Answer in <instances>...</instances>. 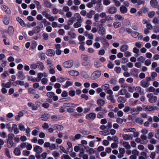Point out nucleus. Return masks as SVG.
<instances>
[{
    "label": "nucleus",
    "instance_id": "c03bdc74",
    "mask_svg": "<svg viewBox=\"0 0 159 159\" xmlns=\"http://www.w3.org/2000/svg\"><path fill=\"white\" fill-rule=\"evenodd\" d=\"M144 109L148 111H152L154 110V108L152 106H147L144 108Z\"/></svg>",
    "mask_w": 159,
    "mask_h": 159
},
{
    "label": "nucleus",
    "instance_id": "5fc2aeb1",
    "mask_svg": "<svg viewBox=\"0 0 159 159\" xmlns=\"http://www.w3.org/2000/svg\"><path fill=\"white\" fill-rule=\"evenodd\" d=\"M14 153L16 156H19L20 154V150L18 148H16L14 150Z\"/></svg>",
    "mask_w": 159,
    "mask_h": 159
},
{
    "label": "nucleus",
    "instance_id": "0e129e2a",
    "mask_svg": "<svg viewBox=\"0 0 159 159\" xmlns=\"http://www.w3.org/2000/svg\"><path fill=\"white\" fill-rule=\"evenodd\" d=\"M154 135V133L152 132H149L148 134V138L149 139L152 138Z\"/></svg>",
    "mask_w": 159,
    "mask_h": 159
},
{
    "label": "nucleus",
    "instance_id": "cd10ccee",
    "mask_svg": "<svg viewBox=\"0 0 159 159\" xmlns=\"http://www.w3.org/2000/svg\"><path fill=\"white\" fill-rule=\"evenodd\" d=\"M120 11L122 13L125 14L127 12V9L125 6L122 5L120 7Z\"/></svg>",
    "mask_w": 159,
    "mask_h": 159
},
{
    "label": "nucleus",
    "instance_id": "6e6552de",
    "mask_svg": "<svg viewBox=\"0 0 159 159\" xmlns=\"http://www.w3.org/2000/svg\"><path fill=\"white\" fill-rule=\"evenodd\" d=\"M96 116L95 113L92 112L86 115V118L87 120L94 119Z\"/></svg>",
    "mask_w": 159,
    "mask_h": 159
},
{
    "label": "nucleus",
    "instance_id": "13d9d810",
    "mask_svg": "<svg viewBox=\"0 0 159 159\" xmlns=\"http://www.w3.org/2000/svg\"><path fill=\"white\" fill-rule=\"evenodd\" d=\"M79 44L81 45L79 47V49L83 51L84 50L85 48L84 46V42H80Z\"/></svg>",
    "mask_w": 159,
    "mask_h": 159
},
{
    "label": "nucleus",
    "instance_id": "393cba45",
    "mask_svg": "<svg viewBox=\"0 0 159 159\" xmlns=\"http://www.w3.org/2000/svg\"><path fill=\"white\" fill-rule=\"evenodd\" d=\"M117 11L116 8L114 7H110L108 10V11L109 13L114 14Z\"/></svg>",
    "mask_w": 159,
    "mask_h": 159
},
{
    "label": "nucleus",
    "instance_id": "2eb2a0df",
    "mask_svg": "<svg viewBox=\"0 0 159 159\" xmlns=\"http://www.w3.org/2000/svg\"><path fill=\"white\" fill-rule=\"evenodd\" d=\"M37 68L39 69L40 70H43L44 69L43 64L41 62H39L37 63Z\"/></svg>",
    "mask_w": 159,
    "mask_h": 159
},
{
    "label": "nucleus",
    "instance_id": "680f3d73",
    "mask_svg": "<svg viewBox=\"0 0 159 159\" xmlns=\"http://www.w3.org/2000/svg\"><path fill=\"white\" fill-rule=\"evenodd\" d=\"M121 70L120 67L119 66L116 67L114 68V70L118 74L120 73L121 72Z\"/></svg>",
    "mask_w": 159,
    "mask_h": 159
},
{
    "label": "nucleus",
    "instance_id": "bb28decb",
    "mask_svg": "<svg viewBox=\"0 0 159 159\" xmlns=\"http://www.w3.org/2000/svg\"><path fill=\"white\" fill-rule=\"evenodd\" d=\"M141 86L144 88L148 87L149 85V83L147 81L142 80L141 82Z\"/></svg>",
    "mask_w": 159,
    "mask_h": 159
},
{
    "label": "nucleus",
    "instance_id": "5701e85b",
    "mask_svg": "<svg viewBox=\"0 0 159 159\" xmlns=\"http://www.w3.org/2000/svg\"><path fill=\"white\" fill-rule=\"evenodd\" d=\"M55 54V51L52 49H49L47 52V55L48 56H53Z\"/></svg>",
    "mask_w": 159,
    "mask_h": 159
},
{
    "label": "nucleus",
    "instance_id": "e2e57ef3",
    "mask_svg": "<svg viewBox=\"0 0 159 159\" xmlns=\"http://www.w3.org/2000/svg\"><path fill=\"white\" fill-rule=\"evenodd\" d=\"M44 4L47 7H50L51 6V3L48 0H45Z\"/></svg>",
    "mask_w": 159,
    "mask_h": 159
},
{
    "label": "nucleus",
    "instance_id": "f257e3e1",
    "mask_svg": "<svg viewBox=\"0 0 159 159\" xmlns=\"http://www.w3.org/2000/svg\"><path fill=\"white\" fill-rule=\"evenodd\" d=\"M14 136V135L13 134H8L7 143V146L8 148H11L16 146V144L13 142Z\"/></svg>",
    "mask_w": 159,
    "mask_h": 159
},
{
    "label": "nucleus",
    "instance_id": "20e7f679",
    "mask_svg": "<svg viewBox=\"0 0 159 159\" xmlns=\"http://www.w3.org/2000/svg\"><path fill=\"white\" fill-rule=\"evenodd\" d=\"M73 65V62L72 60H68L64 62L63 66L65 68H71Z\"/></svg>",
    "mask_w": 159,
    "mask_h": 159
},
{
    "label": "nucleus",
    "instance_id": "72a5a7b5",
    "mask_svg": "<svg viewBox=\"0 0 159 159\" xmlns=\"http://www.w3.org/2000/svg\"><path fill=\"white\" fill-rule=\"evenodd\" d=\"M54 128H56L59 131H61L63 129V127L61 125H54L53 126Z\"/></svg>",
    "mask_w": 159,
    "mask_h": 159
},
{
    "label": "nucleus",
    "instance_id": "338daca9",
    "mask_svg": "<svg viewBox=\"0 0 159 159\" xmlns=\"http://www.w3.org/2000/svg\"><path fill=\"white\" fill-rule=\"evenodd\" d=\"M71 159L70 157L68 155L63 154L61 156V159Z\"/></svg>",
    "mask_w": 159,
    "mask_h": 159
},
{
    "label": "nucleus",
    "instance_id": "bf43d9fd",
    "mask_svg": "<svg viewBox=\"0 0 159 159\" xmlns=\"http://www.w3.org/2000/svg\"><path fill=\"white\" fill-rule=\"evenodd\" d=\"M113 25L115 28H117L120 26L121 24L119 22H116L113 23Z\"/></svg>",
    "mask_w": 159,
    "mask_h": 159
},
{
    "label": "nucleus",
    "instance_id": "9b49d317",
    "mask_svg": "<svg viewBox=\"0 0 159 159\" xmlns=\"http://www.w3.org/2000/svg\"><path fill=\"white\" fill-rule=\"evenodd\" d=\"M68 73L70 75L73 76H77L80 75L79 71L75 70L69 71Z\"/></svg>",
    "mask_w": 159,
    "mask_h": 159
},
{
    "label": "nucleus",
    "instance_id": "a211bd4d",
    "mask_svg": "<svg viewBox=\"0 0 159 159\" xmlns=\"http://www.w3.org/2000/svg\"><path fill=\"white\" fill-rule=\"evenodd\" d=\"M150 3L152 7L155 8L157 6L158 2L157 0H151Z\"/></svg>",
    "mask_w": 159,
    "mask_h": 159
},
{
    "label": "nucleus",
    "instance_id": "a18cd8bd",
    "mask_svg": "<svg viewBox=\"0 0 159 159\" xmlns=\"http://www.w3.org/2000/svg\"><path fill=\"white\" fill-rule=\"evenodd\" d=\"M136 108H133L131 109V112L133 115H136L139 114V112Z\"/></svg>",
    "mask_w": 159,
    "mask_h": 159
},
{
    "label": "nucleus",
    "instance_id": "603ef678",
    "mask_svg": "<svg viewBox=\"0 0 159 159\" xmlns=\"http://www.w3.org/2000/svg\"><path fill=\"white\" fill-rule=\"evenodd\" d=\"M55 95V93L52 92H48L47 93L46 95L48 98H52L54 95Z\"/></svg>",
    "mask_w": 159,
    "mask_h": 159
},
{
    "label": "nucleus",
    "instance_id": "c9c22d12",
    "mask_svg": "<svg viewBox=\"0 0 159 159\" xmlns=\"http://www.w3.org/2000/svg\"><path fill=\"white\" fill-rule=\"evenodd\" d=\"M67 78L66 77H60L57 78V81L60 83H62L66 81Z\"/></svg>",
    "mask_w": 159,
    "mask_h": 159
},
{
    "label": "nucleus",
    "instance_id": "3c124183",
    "mask_svg": "<svg viewBox=\"0 0 159 159\" xmlns=\"http://www.w3.org/2000/svg\"><path fill=\"white\" fill-rule=\"evenodd\" d=\"M99 17L100 16L99 14H95L94 17V19L95 22H98V20H99Z\"/></svg>",
    "mask_w": 159,
    "mask_h": 159
},
{
    "label": "nucleus",
    "instance_id": "f8f14e48",
    "mask_svg": "<svg viewBox=\"0 0 159 159\" xmlns=\"http://www.w3.org/2000/svg\"><path fill=\"white\" fill-rule=\"evenodd\" d=\"M20 147L22 148H26L28 150H30V144L28 143L25 142L22 143Z\"/></svg>",
    "mask_w": 159,
    "mask_h": 159
},
{
    "label": "nucleus",
    "instance_id": "49530a36",
    "mask_svg": "<svg viewBox=\"0 0 159 159\" xmlns=\"http://www.w3.org/2000/svg\"><path fill=\"white\" fill-rule=\"evenodd\" d=\"M50 150H52L56 149V144L55 143H51L49 147Z\"/></svg>",
    "mask_w": 159,
    "mask_h": 159
},
{
    "label": "nucleus",
    "instance_id": "de8ad7c7",
    "mask_svg": "<svg viewBox=\"0 0 159 159\" xmlns=\"http://www.w3.org/2000/svg\"><path fill=\"white\" fill-rule=\"evenodd\" d=\"M68 35L70 36L72 38L74 39L76 37V34L74 32H71V31H69L68 33Z\"/></svg>",
    "mask_w": 159,
    "mask_h": 159
},
{
    "label": "nucleus",
    "instance_id": "a19ab883",
    "mask_svg": "<svg viewBox=\"0 0 159 159\" xmlns=\"http://www.w3.org/2000/svg\"><path fill=\"white\" fill-rule=\"evenodd\" d=\"M135 141L137 143H140L142 144H146V142H143L142 141L141 138H137L135 139Z\"/></svg>",
    "mask_w": 159,
    "mask_h": 159
},
{
    "label": "nucleus",
    "instance_id": "8fccbe9b",
    "mask_svg": "<svg viewBox=\"0 0 159 159\" xmlns=\"http://www.w3.org/2000/svg\"><path fill=\"white\" fill-rule=\"evenodd\" d=\"M99 134L101 135H103L104 136H106L108 134H109V131L107 130H103L102 131H100L99 132Z\"/></svg>",
    "mask_w": 159,
    "mask_h": 159
},
{
    "label": "nucleus",
    "instance_id": "412c9836",
    "mask_svg": "<svg viewBox=\"0 0 159 159\" xmlns=\"http://www.w3.org/2000/svg\"><path fill=\"white\" fill-rule=\"evenodd\" d=\"M123 146L126 149H129L131 148V146L129 145V143L128 142L124 141L122 142Z\"/></svg>",
    "mask_w": 159,
    "mask_h": 159
},
{
    "label": "nucleus",
    "instance_id": "f3484780",
    "mask_svg": "<svg viewBox=\"0 0 159 159\" xmlns=\"http://www.w3.org/2000/svg\"><path fill=\"white\" fill-rule=\"evenodd\" d=\"M24 115V112L22 111L19 112L18 114L16 115L15 117V119L16 120L18 121L20 120V118L22 117Z\"/></svg>",
    "mask_w": 159,
    "mask_h": 159
},
{
    "label": "nucleus",
    "instance_id": "c756f323",
    "mask_svg": "<svg viewBox=\"0 0 159 159\" xmlns=\"http://www.w3.org/2000/svg\"><path fill=\"white\" fill-rule=\"evenodd\" d=\"M105 101L102 99H100L97 101V104L99 106H102L105 104Z\"/></svg>",
    "mask_w": 159,
    "mask_h": 159
},
{
    "label": "nucleus",
    "instance_id": "4be33fe9",
    "mask_svg": "<svg viewBox=\"0 0 159 159\" xmlns=\"http://www.w3.org/2000/svg\"><path fill=\"white\" fill-rule=\"evenodd\" d=\"M129 47L126 44H125L121 46L120 48V50L121 52H124L128 49Z\"/></svg>",
    "mask_w": 159,
    "mask_h": 159
},
{
    "label": "nucleus",
    "instance_id": "39448f33",
    "mask_svg": "<svg viewBox=\"0 0 159 159\" xmlns=\"http://www.w3.org/2000/svg\"><path fill=\"white\" fill-rule=\"evenodd\" d=\"M83 61L82 62V66H87L89 64H87L85 61H87L88 59V57L87 55L85 54H82L81 56Z\"/></svg>",
    "mask_w": 159,
    "mask_h": 159
},
{
    "label": "nucleus",
    "instance_id": "423d86ee",
    "mask_svg": "<svg viewBox=\"0 0 159 159\" xmlns=\"http://www.w3.org/2000/svg\"><path fill=\"white\" fill-rule=\"evenodd\" d=\"M123 139L125 140H130L133 138V135L132 134H124L122 135Z\"/></svg>",
    "mask_w": 159,
    "mask_h": 159
},
{
    "label": "nucleus",
    "instance_id": "864d4df0",
    "mask_svg": "<svg viewBox=\"0 0 159 159\" xmlns=\"http://www.w3.org/2000/svg\"><path fill=\"white\" fill-rule=\"evenodd\" d=\"M42 22L44 24V25L45 26H48L50 24V22L45 19H44L43 20Z\"/></svg>",
    "mask_w": 159,
    "mask_h": 159
},
{
    "label": "nucleus",
    "instance_id": "09e8293b",
    "mask_svg": "<svg viewBox=\"0 0 159 159\" xmlns=\"http://www.w3.org/2000/svg\"><path fill=\"white\" fill-rule=\"evenodd\" d=\"M8 75L9 74L7 71H5L1 74V76L3 79H5Z\"/></svg>",
    "mask_w": 159,
    "mask_h": 159
},
{
    "label": "nucleus",
    "instance_id": "f03ea898",
    "mask_svg": "<svg viewBox=\"0 0 159 159\" xmlns=\"http://www.w3.org/2000/svg\"><path fill=\"white\" fill-rule=\"evenodd\" d=\"M101 74V71L100 70L94 71L91 75V78L93 80H96L99 78Z\"/></svg>",
    "mask_w": 159,
    "mask_h": 159
},
{
    "label": "nucleus",
    "instance_id": "f704fd0d",
    "mask_svg": "<svg viewBox=\"0 0 159 159\" xmlns=\"http://www.w3.org/2000/svg\"><path fill=\"white\" fill-rule=\"evenodd\" d=\"M8 33L10 35H12L14 33V28L12 26L9 27L8 30Z\"/></svg>",
    "mask_w": 159,
    "mask_h": 159
},
{
    "label": "nucleus",
    "instance_id": "b1692460",
    "mask_svg": "<svg viewBox=\"0 0 159 159\" xmlns=\"http://www.w3.org/2000/svg\"><path fill=\"white\" fill-rule=\"evenodd\" d=\"M124 132H133L136 131V129L134 128H124L123 129Z\"/></svg>",
    "mask_w": 159,
    "mask_h": 159
},
{
    "label": "nucleus",
    "instance_id": "4468645a",
    "mask_svg": "<svg viewBox=\"0 0 159 159\" xmlns=\"http://www.w3.org/2000/svg\"><path fill=\"white\" fill-rule=\"evenodd\" d=\"M87 152H88L89 154L91 155L94 154V151L92 148H90L89 147H86L84 148Z\"/></svg>",
    "mask_w": 159,
    "mask_h": 159
},
{
    "label": "nucleus",
    "instance_id": "1a4fd4ad",
    "mask_svg": "<svg viewBox=\"0 0 159 159\" xmlns=\"http://www.w3.org/2000/svg\"><path fill=\"white\" fill-rule=\"evenodd\" d=\"M34 152H36L37 153H41L43 151V148L41 147L36 145L34 148Z\"/></svg>",
    "mask_w": 159,
    "mask_h": 159
},
{
    "label": "nucleus",
    "instance_id": "0eeeda50",
    "mask_svg": "<svg viewBox=\"0 0 159 159\" xmlns=\"http://www.w3.org/2000/svg\"><path fill=\"white\" fill-rule=\"evenodd\" d=\"M1 8L2 10L4 11L7 14H10L11 11L9 8L7 6L5 5H2L1 6Z\"/></svg>",
    "mask_w": 159,
    "mask_h": 159
},
{
    "label": "nucleus",
    "instance_id": "052dcab7",
    "mask_svg": "<svg viewBox=\"0 0 159 159\" xmlns=\"http://www.w3.org/2000/svg\"><path fill=\"white\" fill-rule=\"evenodd\" d=\"M72 82L67 81L64 85V87L65 88H67L68 87L72 85Z\"/></svg>",
    "mask_w": 159,
    "mask_h": 159
},
{
    "label": "nucleus",
    "instance_id": "6e6d98bb",
    "mask_svg": "<svg viewBox=\"0 0 159 159\" xmlns=\"http://www.w3.org/2000/svg\"><path fill=\"white\" fill-rule=\"evenodd\" d=\"M124 53V56L126 57H130L132 55V53L131 52L129 51H126Z\"/></svg>",
    "mask_w": 159,
    "mask_h": 159
},
{
    "label": "nucleus",
    "instance_id": "473e14b6",
    "mask_svg": "<svg viewBox=\"0 0 159 159\" xmlns=\"http://www.w3.org/2000/svg\"><path fill=\"white\" fill-rule=\"evenodd\" d=\"M83 137V136L80 134H76L74 137H72V139L74 140L79 139Z\"/></svg>",
    "mask_w": 159,
    "mask_h": 159
},
{
    "label": "nucleus",
    "instance_id": "774afa93",
    "mask_svg": "<svg viewBox=\"0 0 159 159\" xmlns=\"http://www.w3.org/2000/svg\"><path fill=\"white\" fill-rule=\"evenodd\" d=\"M85 38L84 36L80 35L78 36V40L80 42H84L83 41L85 40Z\"/></svg>",
    "mask_w": 159,
    "mask_h": 159
},
{
    "label": "nucleus",
    "instance_id": "a878e982",
    "mask_svg": "<svg viewBox=\"0 0 159 159\" xmlns=\"http://www.w3.org/2000/svg\"><path fill=\"white\" fill-rule=\"evenodd\" d=\"M52 155L55 159H57L60 156L59 153L56 151H53L52 153Z\"/></svg>",
    "mask_w": 159,
    "mask_h": 159
},
{
    "label": "nucleus",
    "instance_id": "9d476101",
    "mask_svg": "<svg viewBox=\"0 0 159 159\" xmlns=\"http://www.w3.org/2000/svg\"><path fill=\"white\" fill-rule=\"evenodd\" d=\"M17 75L19 79L23 80L25 79V76L22 71H19L17 74Z\"/></svg>",
    "mask_w": 159,
    "mask_h": 159
},
{
    "label": "nucleus",
    "instance_id": "c85d7f7f",
    "mask_svg": "<svg viewBox=\"0 0 159 159\" xmlns=\"http://www.w3.org/2000/svg\"><path fill=\"white\" fill-rule=\"evenodd\" d=\"M140 138L142 142H146L147 143L148 141L147 140V135L144 134H141L140 136Z\"/></svg>",
    "mask_w": 159,
    "mask_h": 159
},
{
    "label": "nucleus",
    "instance_id": "6ab92c4d",
    "mask_svg": "<svg viewBox=\"0 0 159 159\" xmlns=\"http://www.w3.org/2000/svg\"><path fill=\"white\" fill-rule=\"evenodd\" d=\"M105 30L104 27L101 26L99 29L98 33L101 35L103 36L105 34Z\"/></svg>",
    "mask_w": 159,
    "mask_h": 159
},
{
    "label": "nucleus",
    "instance_id": "e433bc0d",
    "mask_svg": "<svg viewBox=\"0 0 159 159\" xmlns=\"http://www.w3.org/2000/svg\"><path fill=\"white\" fill-rule=\"evenodd\" d=\"M16 19L22 26L24 27L26 26L23 20L21 19L19 17H18Z\"/></svg>",
    "mask_w": 159,
    "mask_h": 159
},
{
    "label": "nucleus",
    "instance_id": "58836bf2",
    "mask_svg": "<svg viewBox=\"0 0 159 159\" xmlns=\"http://www.w3.org/2000/svg\"><path fill=\"white\" fill-rule=\"evenodd\" d=\"M107 98L108 100H110L112 103H115L116 102V100L114 99V96L113 95L107 96Z\"/></svg>",
    "mask_w": 159,
    "mask_h": 159
},
{
    "label": "nucleus",
    "instance_id": "2f4dec72",
    "mask_svg": "<svg viewBox=\"0 0 159 159\" xmlns=\"http://www.w3.org/2000/svg\"><path fill=\"white\" fill-rule=\"evenodd\" d=\"M13 128H14V133L17 134L19 133V130L17 127V125L15 124H13Z\"/></svg>",
    "mask_w": 159,
    "mask_h": 159
},
{
    "label": "nucleus",
    "instance_id": "69168bd1",
    "mask_svg": "<svg viewBox=\"0 0 159 159\" xmlns=\"http://www.w3.org/2000/svg\"><path fill=\"white\" fill-rule=\"evenodd\" d=\"M57 17L56 16H50L49 18H48V20L50 21H53L54 20H57Z\"/></svg>",
    "mask_w": 159,
    "mask_h": 159
},
{
    "label": "nucleus",
    "instance_id": "aec40b11",
    "mask_svg": "<svg viewBox=\"0 0 159 159\" xmlns=\"http://www.w3.org/2000/svg\"><path fill=\"white\" fill-rule=\"evenodd\" d=\"M95 13V11H94L91 10L87 14L86 16L88 18L91 19Z\"/></svg>",
    "mask_w": 159,
    "mask_h": 159
},
{
    "label": "nucleus",
    "instance_id": "7c9ffc66",
    "mask_svg": "<svg viewBox=\"0 0 159 159\" xmlns=\"http://www.w3.org/2000/svg\"><path fill=\"white\" fill-rule=\"evenodd\" d=\"M82 20L77 21L73 25L74 27L75 28H78L80 27L81 26V23L82 22Z\"/></svg>",
    "mask_w": 159,
    "mask_h": 159
},
{
    "label": "nucleus",
    "instance_id": "7ed1b4c3",
    "mask_svg": "<svg viewBox=\"0 0 159 159\" xmlns=\"http://www.w3.org/2000/svg\"><path fill=\"white\" fill-rule=\"evenodd\" d=\"M147 97L149 98L148 101L151 103L155 102L157 100V98L156 96L153 95L152 93H150L147 95Z\"/></svg>",
    "mask_w": 159,
    "mask_h": 159
},
{
    "label": "nucleus",
    "instance_id": "79ce46f5",
    "mask_svg": "<svg viewBox=\"0 0 159 159\" xmlns=\"http://www.w3.org/2000/svg\"><path fill=\"white\" fill-rule=\"evenodd\" d=\"M115 17L116 20H124V18L120 15H116Z\"/></svg>",
    "mask_w": 159,
    "mask_h": 159
},
{
    "label": "nucleus",
    "instance_id": "37998d69",
    "mask_svg": "<svg viewBox=\"0 0 159 159\" xmlns=\"http://www.w3.org/2000/svg\"><path fill=\"white\" fill-rule=\"evenodd\" d=\"M74 16L75 17V18L77 19V21L82 20L81 19V17L80 14L78 13H76L74 14Z\"/></svg>",
    "mask_w": 159,
    "mask_h": 159
},
{
    "label": "nucleus",
    "instance_id": "4d7b16f0",
    "mask_svg": "<svg viewBox=\"0 0 159 159\" xmlns=\"http://www.w3.org/2000/svg\"><path fill=\"white\" fill-rule=\"evenodd\" d=\"M145 59V57L143 56H140L137 59V61H139L143 62Z\"/></svg>",
    "mask_w": 159,
    "mask_h": 159
},
{
    "label": "nucleus",
    "instance_id": "ea45409f",
    "mask_svg": "<svg viewBox=\"0 0 159 159\" xmlns=\"http://www.w3.org/2000/svg\"><path fill=\"white\" fill-rule=\"evenodd\" d=\"M101 88L104 90H107L110 88V85L109 84H105L102 85Z\"/></svg>",
    "mask_w": 159,
    "mask_h": 159
},
{
    "label": "nucleus",
    "instance_id": "4c0bfd02",
    "mask_svg": "<svg viewBox=\"0 0 159 159\" xmlns=\"http://www.w3.org/2000/svg\"><path fill=\"white\" fill-rule=\"evenodd\" d=\"M117 101L119 103H124L125 102L126 100L124 98L120 96L118 97Z\"/></svg>",
    "mask_w": 159,
    "mask_h": 159
},
{
    "label": "nucleus",
    "instance_id": "ddd939ff",
    "mask_svg": "<svg viewBox=\"0 0 159 159\" xmlns=\"http://www.w3.org/2000/svg\"><path fill=\"white\" fill-rule=\"evenodd\" d=\"M11 80H9L10 82H7L6 83H2L1 84V86L2 87H5L7 88H9L11 86Z\"/></svg>",
    "mask_w": 159,
    "mask_h": 159
},
{
    "label": "nucleus",
    "instance_id": "dca6fc26",
    "mask_svg": "<svg viewBox=\"0 0 159 159\" xmlns=\"http://www.w3.org/2000/svg\"><path fill=\"white\" fill-rule=\"evenodd\" d=\"M10 19L9 17L6 16H5L3 19V22L6 25H8L10 22Z\"/></svg>",
    "mask_w": 159,
    "mask_h": 159
}]
</instances>
